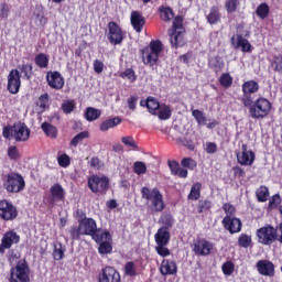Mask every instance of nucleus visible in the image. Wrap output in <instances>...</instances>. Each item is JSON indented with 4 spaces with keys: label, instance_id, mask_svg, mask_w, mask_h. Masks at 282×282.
I'll list each match as a JSON object with an SVG mask.
<instances>
[{
    "label": "nucleus",
    "instance_id": "30",
    "mask_svg": "<svg viewBox=\"0 0 282 282\" xmlns=\"http://www.w3.org/2000/svg\"><path fill=\"white\" fill-rule=\"evenodd\" d=\"M18 72L22 74V78L24 80H32L34 67L32 64L23 62L22 64L18 65Z\"/></svg>",
    "mask_w": 282,
    "mask_h": 282
},
{
    "label": "nucleus",
    "instance_id": "61",
    "mask_svg": "<svg viewBox=\"0 0 282 282\" xmlns=\"http://www.w3.org/2000/svg\"><path fill=\"white\" fill-rule=\"evenodd\" d=\"M57 163L62 166V169H67L69 164H72V159L67 154H61L57 156Z\"/></svg>",
    "mask_w": 282,
    "mask_h": 282
},
{
    "label": "nucleus",
    "instance_id": "63",
    "mask_svg": "<svg viewBox=\"0 0 282 282\" xmlns=\"http://www.w3.org/2000/svg\"><path fill=\"white\" fill-rule=\"evenodd\" d=\"M223 210L226 214V217H235V214L237 213V209L230 203H225L223 205Z\"/></svg>",
    "mask_w": 282,
    "mask_h": 282
},
{
    "label": "nucleus",
    "instance_id": "37",
    "mask_svg": "<svg viewBox=\"0 0 282 282\" xmlns=\"http://www.w3.org/2000/svg\"><path fill=\"white\" fill-rule=\"evenodd\" d=\"M202 197V183L196 182L192 185L187 199L191 202H197Z\"/></svg>",
    "mask_w": 282,
    "mask_h": 282
},
{
    "label": "nucleus",
    "instance_id": "54",
    "mask_svg": "<svg viewBox=\"0 0 282 282\" xmlns=\"http://www.w3.org/2000/svg\"><path fill=\"white\" fill-rule=\"evenodd\" d=\"M53 259L55 261H61L62 259H65V249L63 248V243L59 242L58 246L54 247Z\"/></svg>",
    "mask_w": 282,
    "mask_h": 282
},
{
    "label": "nucleus",
    "instance_id": "47",
    "mask_svg": "<svg viewBox=\"0 0 282 282\" xmlns=\"http://www.w3.org/2000/svg\"><path fill=\"white\" fill-rule=\"evenodd\" d=\"M61 109H62L63 113H66V116L69 113H74V111L76 109V101L74 99L64 100Z\"/></svg>",
    "mask_w": 282,
    "mask_h": 282
},
{
    "label": "nucleus",
    "instance_id": "7",
    "mask_svg": "<svg viewBox=\"0 0 282 282\" xmlns=\"http://www.w3.org/2000/svg\"><path fill=\"white\" fill-rule=\"evenodd\" d=\"M241 89L242 96L240 98V102L243 107H250L252 105V100H254L253 94L259 93V82L254 79L247 80L242 84Z\"/></svg>",
    "mask_w": 282,
    "mask_h": 282
},
{
    "label": "nucleus",
    "instance_id": "41",
    "mask_svg": "<svg viewBox=\"0 0 282 282\" xmlns=\"http://www.w3.org/2000/svg\"><path fill=\"white\" fill-rule=\"evenodd\" d=\"M36 107H39L41 113L45 112L47 107H50V94L44 93L42 94L37 101L35 102Z\"/></svg>",
    "mask_w": 282,
    "mask_h": 282
},
{
    "label": "nucleus",
    "instance_id": "10",
    "mask_svg": "<svg viewBox=\"0 0 282 282\" xmlns=\"http://www.w3.org/2000/svg\"><path fill=\"white\" fill-rule=\"evenodd\" d=\"M236 159L240 166H252L254 160H257V155L254 151L248 149V143L240 141L239 150L236 152Z\"/></svg>",
    "mask_w": 282,
    "mask_h": 282
},
{
    "label": "nucleus",
    "instance_id": "53",
    "mask_svg": "<svg viewBox=\"0 0 282 282\" xmlns=\"http://www.w3.org/2000/svg\"><path fill=\"white\" fill-rule=\"evenodd\" d=\"M121 142L124 147H130L131 149H134V151H140V147H138V142H135V139H133L132 135L122 137Z\"/></svg>",
    "mask_w": 282,
    "mask_h": 282
},
{
    "label": "nucleus",
    "instance_id": "43",
    "mask_svg": "<svg viewBox=\"0 0 282 282\" xmlns=\"http://www.w3.org/2000/svg\"><path fill=\"white\" fill-rule=\"evenodd\" d=\"M102 112L99 109H96L94 107H88L85 111V119L87 122H94V120H98Z\"/></svg>",
    "mask_w": 282,
    "mask_h": 282
},
{
    "label": "nucleus",
    "instance_id": "64",
    "mask_svg": "<svg viewBox=\"0 0 282 282\" xmlns=\"http://www.w3.org/2000/svg\"><path fill=\"white\" fill-rule=\"evenodd\" d=\"M0 17L2 19H8V17H10V4L7 2L0 3Z\"/></svg>",
    "mask_w": 282,
    "mask_h": 282
},
{
    "label": "nucleus",
    "instance_id": "24",
    "mask_svg": "<svg viewBox=\"0 0 282 282\" xmlns=\"http://www.w3.org/2000/svg\"><path fill=\"white\" fill-rule=\"evenodd\" d=\"M156 246H169L171 243V230L166 227H160L154 235Z\"/></svg>",
    "mask_w": 282,
    "mask_h": 282
},
{
    "label": "nucleus",
    "instance_id": "26",
    "mask_svg": "<svg viewBox=\"0 0 282 282\" xmlns=\"http://www.w3.org/2000/svg\"><path fill=\"white\" fill-rule=\"evenodd\" d=\"M79 228L82 229L83 235L93 237L95 231L98 229V224L96 223V219L87 218L82 220Z\"/></svg>",
    "mask_w": 282,
    "mask_h": 282
},
{
    "label": "nucleus",
    "instance_id": "57",
    "mask_svg": "<svg viewBox=\"0 0 282 282\" xmlns=\"http://www.w3.org/2000/svg\"><path fill=\"white\" fill-rule=\"evenodd\" d=\"M166 246H169V245H156L155 246L156 254H159V257H163V259L171 256V249L167 248Z\"/></svg>",
    "mask_w": 282,
    "mask_h": 282
},
{
    "label": "nucleus",
    "instance_id": "13",
    "mask_svg": "<svg viewBox=\"0 0 282 282\" xmlns=\"http://www.w3.org/2000/svg\"><path fill=\"white\" fill-rule=\"evenodd\" d=\"M214 245L206 238H197L192 243V251L196 257H208L213 252Z\"/></svg>",
    "mask_w": 282,
    "mask_h": 282
},
{
    "label": "nucleus",
    "instance_id": "62",
    "mask_svg": "<svg viewBox=\"0 0 282 282\" xmlns=\"http://www.w3.org/2000/svg\"><path fill=\"white\" fill-rule=\"evenodd\" d=\"M133 171L137 175H144L147 173V164L144 162H134Z\"/></svg>",
    "mask_w": 282,
    "mask_h": 282
},
{
    "label": "nucleus",
    "instance_id": "42",
    "mask_svg": "<svg viewBox=\"0 0 282 282\" xmlns=\"http://www.w3.org/2000/svg\"><path fill=\"white\" fill-rule=\"evenodd\" d=\"M256 197L260 203L268 202V199H270V189L268 188V186L261 185L256 191Z\"/></svg>",
    "mask_w": 282,
    "mask_h": 282
},
{
    "label": "nucleus",
    "instance_id": "56",
    "mask_svg": "<svg viewBox=\"0 0 282 282\" xmlns=\"http://www.w3.org/2000/svg\"><path fill=\"white\" fill-rule=\"evenodd\" d=\"M192 116L196 120L197 124H206V116L204 111L199 109L192 110Z\"/></svg>",
    "mask_w": 282,
    "mask_h": 282
},
{
    "label": "nucleus",
    "instance_id": "46",
    "mask_svg": "<svg viewBox=\"0 0 282 282\" xmlns=\"http://www.w3.org/2000/svg\"><path fill=\"white\" fill-rule=\"evenodd\" d=\"M270 67L273 72L278 74H282V55H274L273 58L270 61Z\"/></svg>",
    "mask_w": 282,
    "mask_h": 282
},
{
    "label": "nucleus",
    "instance_id": "51",
    "mask_svg": "<svg viewBox=\"0 0 282 282\" xmlns=\"http://www.w3.org/2000/svg\"><path fill=\"white\" fill-rule=\"evenodd\" d=\"M238 246L239 248H250L252 246V236L241 234L238 238Z\"/></svg>",
    "mask_w": 282,
    "mask_h": 282
},
{
    "label": "nucleus",
    "instance_id": "35",
    "mask_svg": "<svg viewBox=\"0 0 282 282\" xmlns=\"http://www.w3.org/2000/svg\"><path fill=\"white\" fill-rule=\"evenodd\" d=\"M159 14L160 19L165 23H169V21H171L175 17L173 9L171 7L164 6L159 7Z\"/></svg>",
    "mask_w": 282,
    "mask_h": 282
},
{
    "label": "nucleus",
    "instance_id": "44",
    "mask_svg": "<svg viewBox=\"0 0 282 282\" xmlns=\"http://www.w3.org/2000/svg\"><path fill=\"white\" fill-rule=\"evenodd\" d=\"M123 274H126V276H138L140 272H138V265H135V262L128 261L123 267Z\"/></svg>",
    "mask_w": 282,
    "mask_h": 282
},
{
    "label": "nucleus",
    "instance_id": "3",
    "mask_svg": "<svg viewBox=\"0 0 282 282\" xmlns=\"http://www.w3.org/2000/svg\"><path fill=\"white\" fill-rule=\"evenodd\" d=\"M2 186L7 193L18 194L25 191V178L21 173L11 171L2 176Z\"/></svg>",
    "mask_w": 282,
    "mask_h": 282
},
{
    "label": "nucleus",
    "instance_id": "25",
    "mask_svg": "<svg viewBox=\"0 0 282 282\" xmlns=\"http://www.w3.org/2000/svg\"><path fill=\"white\" fill-rule=\"evenodd\" d=\"M167 165L171 171V175L180 177L181 180H186V177H188V170L180 166V162L176 160H169Z\"/></svg>",
    "mask_w": 282,
    "mask_h": 282
},
{
    "label": "nucleus",
    "instance_id": "17",
    "mask_svg": "<svg viewBox=\"0 0 282 282\" xmlns=\"http://www.w3.org/2000/svg\"><path fill=\"white\" fill-rule=\"evenodd\" d=\"M98 282H122V279L116 268L105 267L98 275Z\"/></svg>",
    "mask_w": 282,
    "mask_h": 282
},
{
    "label": "nucleus",
    "instance_id": "5",
    "mask_svg": "<svg viewBox=\"0 0 282 282\" xmlns=\"http://www.w3.org/2000/svg\"><path fill=\"white\" fill-rule=\"evenodd\" d=\"M141 197L142 199H147V202H150L153 213H162L164 208H166V205L164 204V196L158 187H154L152 189L148 186L142 187Z\"/></svg>",
    "mask_w": 282,
    "mask_h": 282
},
{
    "label": "nucleus",
    "instance_id": "11",
    "mask_svg": "<svg viewBox=\"0 0 282 282\" xmlns=\"http://www.w3.org/2000/svg\"><path fill=\"white\" fill-rule=\"evenodd\" d=\"M106 36L110 45H122V41L127 39V33L122 31V28L117 22L111 21L108 23Z\"/></svg>",
    "mask_w": 282,
    "mask_h": 282
},
{
    "label": "nucleus",
    "instance_id": "1",
    "mask_svg": "<svg viewBox=\"0 0 282 282\" xmlns=\"http://www.w3.org/2000/svg\"><path fill=\"white\" fill-rule=\"evenodd\" d=\"M164 50V45L160 40H152L150 44L140 50L142 61L145 65L155 69L160 63V55Z\"/></svg>",
    "mask_w": 282,
    "mask_h": 282
},
{
    "label": "nucleus",
    "instance_id": "59",
    "mask_svg": "<svg viewBox=\"0 0 282 282\" xmlns=\"http://www.w3.org/2000/svg\"><path fill=\"white\" fill-rule=\"evenodd\" d=\"M183 169H189V171H195L197 169V162L191 158H184L181 161Z\"/></svg>",
    "mask_w": 282,
    "mask_h": 282
},
{
    "label": "nucleus",
    "instance_id": "36",
    "mask_svg": "<svg viewBox=\"0 0 282 282\" xmlns=\"http://www.w3.org/2000/svg\"><path fill=\"white\" fill-rule=\"evenodd\" d=\"M122 119L120 117H115L107 119L100 123V131H109V129H113V127H118L121 124Z\"/></svg>",
    "mask_w": 282,
    "mask_h": 282
},
{
    "label": "nucleus",
    "instance_id": "9",
    "mask_svg": "<svg viewBox=\"0 0 282 282\" xmlns=\"http://www.w3.org/2000/svg\"><path fill=\"white\" fill-rule=\"evenodd\" d=\"M19 217V209L12 200L0 199V219L1 221H17Z\"/></svg>",
    "mask_w": 282,
    "mask_h": 282
},
{
    "label": "nucleus",
    "instance_id": "27",
    "mask_svg": "<svg viewBox=\"0 0 282 282\" xmlns=\"http://www.w3.org/2000/svg\"><path fill=\"white\" fill-rule=\"evenodd\" d=\"M93 241H95L96 243H102L105 241H112V237H111V232H109V230L107 229H102V228H97L95 234H93V236H90Z\"/></svg>",
    "mask_w": 282,
    "mask_h": 282
},
{
    "label": "nucleus",
    "instance_id": "32",
    "mask_svg": "<svg viewBox=\"0 0 282 282\" xmlns=\"http://www.w3.org/2000/svg\"><path fill=\"white\" fill-rule=\"evenodd\" d=\"M207 23L209 25H217L221 21V13L219 12V7L213 6L209 10V13L206 15Z\"/></svg>",
    "mask_w": 282,
    "mask_h": 282
},
{
    "label": "nucleus",
    "instance_id": "38",
    "mask_svg": "<svg viewBox=\"0 0 282 282\" xmlns=\"http://www.w3.org/2000/svg\"><path fill=\"white\" fill-rule=\"evenodd\" d=\"M34 63L40 69H47L50 67V56L45 53H40L34 57Z\"/></svg>",
    "mask_w": 282,
    "mask_h": 282
},
{
    "label": "nucleus",
    "instance_id": "12",
    "mask_svg": "<svg viewBox=\"0 0 282 282\" xmlns=\"http://www.w3.org/2000/svg\"><path fill=\"white\" fill-rule=\"evenodd\" d=\"M10 282H30V267L25 262H19L10 271Z\"/></svg>",
    "mask_w": 282,
    "mask_h": 282
},
{
    "label": "nucleus",
    "instance_id": "2",
    "mask_svg": "<svg viewBox=\"0 0 282 282\" xmlns=\"http://www.w3.org/2000/svg\"><path fill=\"white\" fill-rule=\"evenodd\" d=\"M32 130L25 122H14L12 126H4L2 135L6 140H14L15 142H28Z\"/></svg>",
    "mask_w": 282,
    "mask_h": 282
},
{
    "label": "nucleus",
    "instance_id": "33",
    "mask_svg": "<svg viewBox=\"0 0 282 282\" xmlns=\"http://www.w3.org/2000/svg\"><path fill=\"white\" fill-rule=\"evenodd\" d=\"M156 116L159 120H171V116H173V110H171V106L166 104H161L160 108L156 111Z\"/></svg>",
    "mask_w": 282,
    "mask_h": 282
},
{
    "label": "nucleus",
    "instance_id": "18",
    "mask_svg": "<svg viewBox=\"0 0 282 282\" xmlns=\"http://www.w3.org/2000/svg\"><path fill=\"white\" fill-rule=\"evenodd\" d=\"M230 43L234 50H241V52L246 53L252 52V44L242 34L237 33L232 35Z\"/></svg>",
    "mask_w": 282,
    "mask_h": 282
},
{
    "label": "nucleus",
    "instance_id": "19",
    "mask_svg": "<svg viewBox=\"0 0 282 282\" xmlns=\"http://www.w3.org/2000/svg\"><path fill=\"white\" fill-rule=\"evenodd\" d=\"M221 224L225 230H228L230 235H237V232H241V228L243 226L241 219L230 216H225L224 219L221 220Z\"/></svg>",
    "mask_w": 282,
    "mask_h": 282
},
{
    "label": "nucleus",
    "instance_id": "20",
    "mask_svg": "<svg viewBox=\"0 0 282 282\" xmlns=\"http://www.w3.org/2000/svg\"><path fill=\"white\" fill-rule=\"evenodd\" d=\"M256 268L261 276H269L272 279V276L275 274L274 263L270 260H259Z\"/></svg>",
    "mask_w": 282,
    "mask_h": 282
},
{
    "label": "nucleus",
    "instance_id": "21",
    "mask_svg": "<svg viewBox=\"0 0 282 282\" xmlns=\"http://www.w3.org/2000/svg\"><path fill=\"white\" fill-rule=\"evenodd\" d=\"M50 195L48 204H56V202H63L65 200V188H63V185L59 183H55L50 187Z\"/></svg>",
    "mask_w": 282,
    "mask_h": 282
},
{
    "label": "nucleus",
    "instance_id": "28",
    "mask_svg": "<svg viewBox=\"0 0 282 282\" xmlns=\"http://www.w3.org/2000/svg\"><path fill=\"white\" fill-rule=\"evenodd\" d=\"M170 43L172 47H184L186 41L184 40V31H173L170 35Z\"/></svg>",
    "mask_w": 282,
    "mask_h": 282
},
{
    "label": "nucleus",
    "instance_id": "22",
    "mask_svg": "<svg viewBox=\"0 0 282 282\" xmlns=\"http://www.w3.org/2000/svg\"><path fill=\"white\" fill-rule=\"evenodd\" d=\"M130 23L133 30L140 34V32L144 30V25H147V18H144L140 11H132L130 15Z\"/></svg>",
    "mask_w": 282,
    "mask_h": 282
},
{
    "label": "nucleus",
    "instance_id": "14",
    "mask_svg": "<svg viewBox=\"0 0 282 282\" xmlns=\"http://www.w3.org/2000/svg\"><path fill=\"white\" fill-rule=\"evenodd\" d=\"M21 241V236L14 230H9L3 234L0 242V254H6V250H10L12 246Z\"/></svg>",
    "mask_w": 282,
    "mask_h": 282
},
{
    "label": "nucleus",
    "instance_id": "60",
    "mask_svg": "<svg viewBox=\"0 0 282 282\" xmlns=\"http://www.w3.org/2000/svg\"><path fill=\"white\" fill-rule=\"evenodd\" d=\"M70 239L73 241H78L80 239V236L83 235V229L80 228V225L79 226H73L70 227Z\"/></svg>",
    "mask_w": 282,
    "mask_h": 282
},
{
    "label": "nucleus",
    "instance_id": "8",
    "mask_svg": "<svg viewBox=\"0 0 282 282\" xmlns=\"http://www.w3.org/2000/svg\"><path fill=\"white\" fill-rule=\"evenodd\" d=\"M110 181L108 176L93 175L88 177V188L96 195H107Z\"/></svg>",
    "mask_w": 282,
    "mask_h": 282
},
{
    "label": "nucleus",
    "instance_id": "48",
    "mask_svg": "<svg viewBox=\"0 0 282 282\" xmlns=\"http://www.w3.org/2000/svg\"><path fill=\"white\" fill-rule=\"evenodd\" d=\"M119 76L120 78H123V80H129V83H135V80H138V75H135L133 68H126Z\"/></svg>",
    "mask_w": 282,
    "mask_h": 282
},
{
    "label": "nucleus",
    "instance_id": "23",
    "mask_svg": "<svg viewBox=\"0 0 282 282\" xmlns=\"http://www.w3.org/2000/svg\"><path fill=\"white\" fill-rule=\"evenodd\" d=\"M160 272L162 276H175V274H177V262L174 260L163 259Z\"/></svg>",
    "mask_w": 282,
    "mask_h": 282
},
{
    "label": "nucleus",
    "instance_id": "52",
    "mask_svg": "<svg viewBox=\"0 0 282 282\" xmlns=\"http://www.w3.org/2000/svg\"><path fill=\"white\" fill-rule=\"evenodd\" d=\"M221 271L225 276H231V274H235V262H232L231 260H227L221 265Z\"/></svg>",
    "mask_w": 282,
    "mask_h": 282
},
{
    "label": "nucleus",
    "instance_id": "29",
    "mask_svg": "<svg viewBox=\"0 0 282 282\" xmlns=\"http://www.w3.org/2000/svg\"><path fill=\"white\" fill-rule=\"evenodd\" d=\"M208 67L209 69H213L215 74H219L224 72V67H226V64L224 63L221 56L217 55L208 61Z\"/></svg>",
    "mask_w": 282,
    "mask_h": 282
},
{
    "label": "nucleus",
    "instance_id": "31",
    "mask_svg": "<svg viewBox=\"0 0 282 282\" xmlns=\"http://www.w3.org/2000/svg\"><path fill=\"white\" fill-rule=\"evenodd\" d=\"M41 129L43 133H45L46 138H51L52 140H56L58 138V128H56V126H53L47 121H44L41 124Z\"/></svg>",
    "mask_w": 282,
    "mask_h": 282
},
{
    "label": "nucleus",
    "instance_id": "40",
    "mask_svg": "<svg viewBox=\"0 0 282 282\" xmlns=\"http://www.w3.org/2000/svg\"><path fill=\"white\" fill-rule=\"evenodd\" d=\"M256 14L259 19L264 21V19H268V17H270V6H268L267 2L260 3L256 9Z\"/></svg>",
    "mask_w": 282,
    "mask_h": 282
},
{
    "label": "nucleus",
    "instance_id": "4",
    "mask_svg": "<svg viewBox=\"0 0 282 282\" xmlns=\"http://www.w3.org/2000/svg\"><path fill=\"white\" fill-rule=\"evenodd\" d=\"M246 108L249 109V115L253 120H263L272 111V101L265 97H259L257 100H252V104Z\"/></svg>",
    "mask_w": 282,
    "mask_h": 282
},
{
    "label": "nucleus",
    "instance_id": "58",
    "mask_svg": "<svg viewBox=\"0 0 282 282\" xmlns=\"http://www.w3.org/2000/svg\"><path fill=\"white\" fill-rule=\"evenodd\" d=\"M239 8V0H227L225 2V9L228 14L235 13V11Z\"/></svg>",
    "mask_w": 282,
    "mask_h": 282
},
{
    "label": "nucleus",
    "instance_id": "34",
    "mask_svg": "<svg viewBox=\"0 0 282 282\" xmlns=\"http://www.w3.org/2000/svg\"><path fill=\"white\" fill-rule=\"evenodd\" d=\"M161 106L162 105L160 104V101H158V99H155V97L147 98L145 107L149 113H151L152 116H158V110L160 109Z\"/></svg>",
    "mask_w": 282,
    "mask_h": 282
},
{
    "label": "nucleus",
    "instance_id": "16",
    "mask_svg": "<svg viewBox=\"0 0 282 282\" xmlns=\"http://www.w3.org/2000/svg\"><path fill=\"white\" fill-rule=\"evenodd\" d=\"M7 89L10 94L17 95L21 90V73L19 69L13 68L8 75Z\"/></svg>",
    "mask_w": 282,
    "mask_h": 282
},
{
    "label": "nucleus",
    "instance_id": "39",
    "mask_svg": "<svg viewBox=\"0 0 282 282\" xmlns=\"http://www.w3.org/2000/svg\"><path fill=\"white\" fill-rule=\"evenodd\" d=\"M197 213L202 215L203 213H210L213 209V200L205 198V199H199L197 205H196Z\"/></svg>",
    "mask_w": 282,
    "mask_h": 282
},
{
    "label": "nucleus",
    "instance_id": "55",
    "mask_svg": "<svg viewBox=\"0 0 282 282\" xmlns=\"http://www.w3.org/2000/svg\"><path fill=\"white\" fill-rule=\"evenodd\" d=\"M219 84L221 87H225V89L232 87V76L228 73H224L219 78Z\"/></svg>",
    "mask_w": 282,
    "mask_h": 282
},
{
    "label": "nucleus",
    "instance_id": "45",
    "mask_svg": "<svg viewBox=\"0 0 282 282\" xmlns=\"http://www.w3.org/2000/svg\"><path fill=\"white\" fill-rule=\"evenodd\" d=\"M113 240H105L99 242L98 252L99 254H111L113 252Z\"/></svg>",
    "mask_w": 282,
    "mask_h": 282
},
{
    "label": "nucleus",
    "instance_id": "15",
    "mask_svg": "<svg viewBox=\"0 0 282 282\" xmlns=\"http://www.w3.org/2000/svg\"><path fill=\"white\" fill-rule=\"evenodd\" d=\"M46 83L51 89L59 91L65 87V77L58 70H48L46 73Z\"/></svg>",
    "mask_w": 282,
    "mask_h": 282
},
{
    "label": "nucleus",
    "instance_id": "6",
    "mask_svg": "<svg viewBox=\"0 0 282 282\" xmlns=\"http://www.w3.org/2000/svg\"><path fill=\"white\" fill-rule=\"evenodd\" d=\"M256 235L259 243H262V246H272L274 241H279L278 227L274 228L272 225H265L257 229Z\"/></svg>",
    "mask_w": 282,
    "mask_h": 282
},
{
    "label": "nucleus",
    "instance_id": "49",
    "mask_svg": "<svg viewBox=\"0 0 282 282\" xmlns=\"http://www.w3.org/2000/svg\"><path fill=\"white\" fill-rule=\"evenodd\" d=\"M7 155L9 160H12L13 162H19V160H21V152L17 145L9 147L7 150Z\"/></svg>",
    "mask_w": 282,
    "mask_h": 282
},
{
    "label": "nucleus",
    "instance_id": "50",
    "mask_svg": "<svg viewBox=\"0 0 282 282\" xmlns=\"http://www.w3.org/2000/svg\"><path fill=\"white\" fill-rule=\"evenodd\" d=\"M87 138H89V131L79 132L70 140L69 147L76 148L78 144H80V142H83V140H87Z\"/></svg>",
    "mask_w": 282,
    "mask_h": 282
}]
</instances>
